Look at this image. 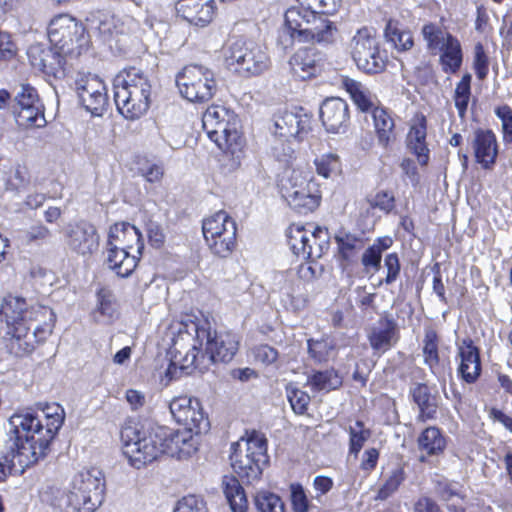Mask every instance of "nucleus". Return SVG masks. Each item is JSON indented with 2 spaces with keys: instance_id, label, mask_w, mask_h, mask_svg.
Masks as SVG:
<instances>
[{
  "instance_id": "1",
  "label": "nucleus",
  "mask_w": 512,
  "mask_h": 512,
  "mask_svg": "<svg viewBox=\"0 0 512 512\" xmlns=\"http://www.w3.org/2000/svg\"><path fill=\"white\" fill-rule=\"evenodd\" d=\"M0 318L10 335L7 343L10 353L22 357L51 334L56 316L47 306L29 304L25 298L8 295L0 304Z\"/></svg>"
},
{
  "instance_id": "2",
  "label": "nucleus",
  "mask_w": 512,
  "mask_h": 512,
  "mask_svg": "<svg viewBox=\"0 0 512 512\" xmlns=\"http://www.w3.org/2000/svg\"><path fill=\"white\" fill-rule=\"evenodd\" d=\"M43 414L45 424L32 412L16 413L9 418L7 434L14 435V457L21 467H29L46 456L64 422V409L57 403L46 404Z\"/></svg>"
},
{
  "instance_id": "3",
  "label": "nucleus",
  "mask_w": 512,
  "mask_h": 512,
  "mask_svg": "<svg viewBox=\"0 0 512 512\" xmlns=\"http://www.w3.org/2000/svg\"><path fill=\"white\" fill-rule=\"evenodd\" d=\"M195 431L173 430L165 426L141 425L125 427L121 433L123 453L136 469L151 463L161 454L171 457L189 455L193 445L192 434Z\"/></svg>"
},
{
  "instance_id": "4",
  "label": "nucleus",
  "mask_w": 512,
  "mask_h": 512,
  "mask_svg": "<svg viewBox=\"0 0 512 512\" xmlns=\"http://www.w3.org/2000/svg\"><path fill=\"white\" fill-rule=\"evenodd\" d=\"M114 102L118 112L128 120L142 117L149 109L151 84L138 68L121 71L113 81Z\"/></svg>"
},
{
  "instance_id": "5",
  "label": "nucleus",
  "mask_w": 512,
  "mask_h": 512,
  "mask_svg": "<svg viewBox=\"0 0 512 512\" xmlns=\"http://www.w3.org/2000/svg\"><path fill=\"white\" fill-rule=\"evenodd\" d=\"M285 27L293 41L330 45L336 41L338 29L328 17L314 14V10L298 4L288 8L284 15Z\"/></svg>"
},
{
  "instance_id": "6",
  "label": "nucleus",
  "mask_w": 512,
  "mask_h": 512,
  "mask_svg": "<svg viewBox=\"0 0 512 512\" xmlns=\"http://www.w3.org/2000/svg\"><path fill=\"white\" fill-rule=\"evenodd\" d=\"M231 467L244 483L259 480L263 468L268 464L267 439L261 433L253 430L231 445Z\"/></svg>"
},
{
  "instance_id": "7",
  "label": "nucleus",
  "mask_w": 512,
  "mask_h": 512,
  "mask_svg": "<svg viewBox=\"0 0 512 512\" xmlns=\"http://www.w3.org/2000/svg\"><path fill=\"white\" fill-rule=\"evenodd\" d=\"M226 67L246 78L259 76L271 66V59L265 47L242 38L229 40L222 50Z\"/></svg>"
},
{
  "instance_id": "8",
  "label": "nucleus",
  "mask_w": 512,
  "mask_h": 512,
  "mask_svg": "<svg viewBox=\"0 0 512 512\" xmlns=\"http://www.w3.org/2000/svg\"><path fill=\"white\" fill-rule=\"evenodd\" d=\"M202 126L219 149L234 154L241 147L237 115L228 108L222 105L208 107L202 116Z\"/></svg>"
},
{
  "instance_id": "9",
  "label": "nucleus",
  "mask_w": 512,
  "mask_h": 512,
  "mask_svg": "<svg viewBox=\"0 0 512 512\" xmlns=\"http://www.w3.org/2000/svg\"><path fill=\"white\" fill-rule=\"evenodd\" d=\"M188 329L195 333V341L200 346L205 343V353L199 358L205 368L210 363L231 361L238 351L239 337L233 332H212L208 322H192Z\"/></svg>"
},
{
  "instance_id": "10",
  "label": "nucleus",
  "mask_w": 512,
  "mask_h": 512,
  "mask_svg": "<svg viewBox=\"0 0 512 512\" xmlns=\"http://www.w3.org/2000/svg\"><path fill=\"white\" fill-rule=\"evenodd\" d=\"M104 475L98 468L76 474L67 496L68 505L77 512H94L103 502Z\"/></svg>"
},
{
  "instance_id": "11",
  "label": "nucleus",
  "mask_w": 512,
  "mask_h": 512,
  "mask_svg": "<svg viewBox=\"0 0 512 512\" xmlns=\"http://www.w3.org/2000/svg\"><path fill=\"white\" fill-rule=\"evenodd\" d=\"M47 35L50 45L65 56L80 55L89 43L85 27L67 14H60L50 21Z\"/></svg>"
},
{
  "instance_id": "12",
  "label": "nucleus",
  "mask_w": 512,
  "mask_h": 512,
  "mask_svg": "<svg viewBox=\"0 0 512 512\" xmlns=\"http://www.w3.org/2000/svg\"><path fill=\"white\" fill-rule=\"evenodd\" d=\"M180 95L192 103H204L217 91L215 73L202 65H187L176 75Z\"/></svg>"
},
{
  "instance_id": "13",
  "label": "nucleus",
  "mask_w": 512,
  "mask_h": 512,
  "mask_svg": "<svg viewBox=\"0 0 512 512\" xmlns=\"http://www.w3.org/2000/svg\"><path fill=\"white\" fill-rule=\"evenodd\" d=\"M279 186L282 198L299 214L313 212L320 204L321 192L318 184L301 177L295 170L290 176L283 178Z\"/></svg>"
},
{
  "instance_id": "14",
  "label": "nucleus",
  "mask_w": 512,
  "mask_h": 512,
  "mask_svg": "<svg viewBox=\"0 0 512 512\" xmlns=\"http://www.w3.org/2000/svg\"><path fill=\"white\" fill-rule=\"evenodd\" d=\"M329 239L327 228L317 226L311 230L297 226L290 228L288 244L296 256L315 261L329 250Z\"/></svg>"
},
{
  "instance_id": "15",
  "label": "nucleus",
  "mask_w": 512,
  "mask_h": 512,
  "mask_svg": "<svg viewBox=\"0 0 512 512\" xmlns=\"http://www.w3.org/2000/svg\"><path fill=\"white\" fill-rule=\"evenodd\" d=\"M16 120L25 128H43L47 124L45 107L37 90L30 84H21L14 89Z\"/></svg>"
},
{
  "instance_id": "16",
  "label": "nucleus",
  "mask_w": 512,
  "mask_h": 512,
  "mask_svg": "<svg viewBox=\"0 0 512 512\" xmlns=\"http://www.w3.org/2000/svg\"><path fill=\"white\" fill-rule=\"evenodd\" d=\"M63 239L65 247L78 256L88 257L99 248L97 229L86 220L67 224L63 229Z\"/></svg>"
},
{
  "instance_id": "17",
  "label": "nucleus",
  "mask_w": 512,
  "mask_h": 512,
  "mask_svg": "<svg viewBox=\"0 0 512 512\" xmlns=\"http://www.w3.org/2000/svg\"><path fill=\"white\" fill-rule=\"evenodd\" d=\"M169 409L175 421L187 430L195 431V434L209 430L208 417L198 399L188 396L175 397L170 402Z\"/></svg>"
},
{
  "instance_id": "18",
  "label": "nucleus",
  "mask_w": 512,
  "mask_h": 512,
  "mask_svg": "<svg viewBox=\"0 0 512 512\" xmlns=\"http://www.w3.org/2000/svg\"><path fill=\"white\" fill-rule=\"evenodd\" d=\"M310 127V117L303 108L277 111L271 120L269 131L271 136L284 137L285 139H301Z\"/></svg>"
},
{
  "instance_id": "19",
  "label": "nucleus",
  "mask_w": 512,
  "mask_h": 512,
  "mask_svg": "<svg viewBox=\"0 0 512 512\" xmlns=\"http://www.w3.org/2000/svg\"><path fill=\"white\" fill-rule=\"evenodd\" d=\"M79 102L94 116H101L108 104L107 89L96 75L88 74L76 81Z\"/></svg>"
},
{
  "instance_id": "20",
  "label": "nucleus",
  "mask_w": 512,
  "mask_h": 512,
  "mask_svg": "<svg viewBox=\"0 0 512 512\" xmlns=\"http://www.w3.org/2000/svg\"><path fill=\"white\" fill-rule=\"evenodd\" d=\"M27 56L30 64L47 76L62 78L65 76V55L56 47L43 43L29 46Z\"/></svg>"
},
{
  "instance_id": "21",
  "label": "nucleus",
  "mask_w": 512,
  "mask_h": 512,
  "mask_svg": "<svg viewBox=\"0 0 512 512\" xmlns=\"http://www.w3.org/2000/svg\"><path fill=\"white\" fill-rule=\"evenodd\" d=\"M457 357L460 360L458 376L467 384L475 383L481 375L482 366L479 348L471 338L466 337L457 344Z\"/></svg>"
},
{
  "instance_id": "22",
  "label": "nucleus",
  "mask_w": 512,
  "mask_h": 512,
  "mask_svg": "<svg viewBox=\"0 0 512 512\" xmlns=\"http://www.w3.org/2000/svg\"><path fill=\"white\" fill-rule=\"evenodd\" d=\"M320 118L327 132H345L349 121L348 104L338 97L327 98L320 106Z\"/></svg>"
},
{
  "instance_id": "23",
  "label": "nucleus",
  "mask_w": 512,
  "mask_h": 512,
  "mask_svg": "<svg viewBox=\"0 0 512 512\" xmlns=\"http://www.w3.org/2000/svg\"><path fill=\"white\" fill-rule=\"evenodd\" d=\"M107 247L134 251L141 255L144 249L142 235L137 227L128 223H115L108 233Z\"/></svg>"
},
{
  "instance_id": "24",
  "label": "nucleus",
  "mask_w": 512,
  "mask_h": 512,
  "mask_svg": "<svg viewBox=\"0 0 512 512\" xmlns=\"http://www.w3.org/2000/svg\"><path fill=\"white\" fill-rule=\"evenodd\" d=\"M426 137L427 119L423 114L416 115L412 119L406 136V146L408 151L416 156L421 166H426L430 159V150L427 146Z\"/></svg>"
},
{
  "instance_id": "25",
  "label": "nucleus",
  "mask_w": 512,
  "mask_h": 512,
  "mask_svg": "<svg viewBox=\"0 0 512 512\" xmlns=\"http://www.w3.org/2000/svg\"><path fill=\"white\" fill-rule=\"evenodd\" d=\"M176 10L191 24L206 26L213 20L216 6L214 0H178Z\"/></svg>"
},
{
  "instance_id": "26",
  "label": "nucleus",
  "mask_w": 512,
  "mask_h": 512,
  "mask_svg": "<svg viewBox=\"0 0 512 512\" xmlns=\"http://www.w3.org/2000/svg\"><path fill=\"white\" fill-rule=\"evenodd\" d=\"M397 331V323L392 317H380L368 334L371 348L378 352L388 351L396 342Z\"/></svg>"
},
{
  "instance_id": "27",
  "label": "nucleus",
  "mask_w": 512,
  "mask_h": 512,
  "mask_svg": "<svg viewBox=\"0 0 512 512\" xmlns=\"http://www.w3.org/2000/svg\"><path fill=\"white\" fill-rule=\"evenodd\" d=\"M473 148L476 161L483 169H490L498 155L495 134L491 130L478 129L475 132Z\"/></svg>"
},
{
  "instance_id": "28",
  "label": "nucleus",
  "mask_w": 512,
  "mask_h": 512,
  "mask_svg": "<svg viewBox=\"0 0 512 512\" xmlns=\"http://www.w3.org/2000/svg\"><path fill=\"white\" fill-rule=\"evenodd\" d=\"M318 62L319 59L314 48H302L290 58L289 65L296 77L305 80L317 74Z\"/></svg>"
},
{
  "instance_id": "29",
  "label": "nucleus",
  "mask_w": 512,
  "mask_h": 512,
  "mask_svg": "<svg viewBox=\"0 0 512 512\" xmlns=\"http://www.w3.org/2000/svg\"><path fill=\"white\" fill-rule=\"evenodd\" d=\"M133 251L107 247V264L118 276L129 277L135 270L139 257Z\"/></svg>"
},
{
  "instance_id": "30",
  "label": "nucleus",
  "mask_w": 512,
  "mask_h": 512,
  "mask_svg": "<svg viewBox=\"0 0 512 512\" xmlns=\"http://www.w3.org/2000/svg\"><path fill=\"white\" fill-rule=\"evenodd\" d=\"M237 234V225L235 220L225 211L220 210L211 216L205 218L202 223V232L204 239H213L221 235Z\"/></svg>"
},
{
  "instance_id": "31",
  "label": "nucleus",
  "mask_w": 512,
  "mask_h": 512,
  "mask_svg": "<svg viewBox=\"0 0 512 512\" xmlns=\"http://www.w3.org/2000/svg\"><path fill=\"white\" fill-rule=\"evenodd\" d=\"M372 117L378 144L387 148L395 138L394 119L390 113L382 107H375L372 111Z\"/></svg>"
},
{
  "instance_id": "32",
  "label": "nucleus",
  "mask_w": 512,
  "mask_h": 512,
  "mask_svg": "<svg viewBox=\"0 0 512 512\" xmlns=\"http://www.w3.org/2000/svg\"><path fill=\"white\" fill-rule=\"evenodd\" d=\"M418 449L427 456H438L446 447V438L435 426L424 429L417 439Z\"/></svg>"
},
{
  "instance_id": "33",
  "label": "nucleus",
  "mask_w": 512,
  "mask_h": 512,
  "mask_svg": "<svg viewBox=\"0 0 512 512\" xmlns=\"http://www.w3.org/2000/svg\"><path fill=\"white\" fill-rule=\"evenodd\" d=\"M413 401L419 408L418 418L421 421L434 419L437 413L436 398L431 395L426 384L418 383L411 389Z\"/></svg>"
},
{
  "instance_id": "34",
  "label": "nucleus",
  "mask_w": 512,
  "mask_h": 512,
  "mask_svg": "<svg viewBox=\"0 0 512 512\" xmlns=\"http://www.w3.org/2000/svg\"><path fill=\"white\" fill-rule=\"evenodd\" d=\"M439 63L446 74H456L463 63V50L460 41L455 37L439 51Z\"/></svg>"
},
{
  "instance_id": "35",
  "label": "nucleus",
  "mask_w": 512,
  "mask_h": 512,
  "mask_svg": "<svg viewBox=\"0 0 512 512\" xmlns=\"http://www.w3.org/2000/svg\"><path fill=\"white\" fill-rule=\"evenodd\" d=\"M222 487L232 512H246L247 498L242 485L234 476H224Z\"/></svg>"
},
{
  "instance_id": "36",
  "label": "nucleus",
  "mask_w": 512,
  "mask_h": 512,
  "mask_svg": "<svg viewBox=\"0 0 512 512\" xmlns=\"http://www.w3.org/2000/svg\"><path fill=\"white\" fill-rule=\"evenodd\" d=\"M341 84L361 111L366 112L374 106V95L364 84L349 77H343Z\"/></svg>"
},
{
  "instance_id": "37",
  "label": "nucleus",
  "mask_w": 512,
  "mask_h": 512,
  "mask_svg": "<svg viewBox=\"0 0 512 512\" xmlns=\"http://www.w3.org/2000/svg\"><path fill=\"white\" fill-rule=\"evenodd\" d=\"M421 33L426 42V48L432 55H437L442 48L455 38L454 35L435 23L425 24Z\"/></svg>"
},
{
  "instance_id": "38",
  "label": "nucleus",
  "mask_w": 512,
  "mask_h": 512,
  "mask_svg": "<svg viewBox=\"0 0 512 512\" xmlns=\"http://www.w3.org/2000/svg\"><path fill=\"white\" fill-rule=\"evenodd\" d=\"M378 47L379 43L373 29L363 27L356 32L351 40L350 48L352 58H359L360 61H362L366 53Z\"/></svg>"
},
{
  "instance_id": "39",
  "label": "nucleus",
  "mask_w": 512,
  "mask_h": 512,
  "mask_svg": "<svg viewBox=\"0 0 512 512\" xmlns=\"http://www.w3.org/2000/svg\"><path fill=\"white\" fill-rule=\"evenodd\" d=\"M307 383L314 391L329 392L340 387L342 385V379L336 370L326 369L313 372L308 376Z\"/></svg>"
},
{
  "instance_id": "40",
  "label": "nucleus",
  "mask_w": 512,
  "mask_h": 512,
  "mask_svg": "<svg viewBox=\"0 0 512 512\" xmlns=\"http://www.w3.org/2000/svg\"><path fill=\"white\" fill-rule=\"evenodd\" d=\"M384 35L387 42L398 51L409 50L414 43L411 32L403 29L397 21H388Z\"/></svg>"
},
{
  "instance_id": "41",
  "label": "nucleus",
  "mask_w": 512,
  "mask_h": 512,
  "mask_svg": "<svg viewBox=\"0 0 512 512\" xmlns=\"http://www.w3.org/2000/svg\"><path fill=\"white\" fill-rule=\"evenodd\" d=\"M293 139L271 136L270 155L284 167H289L295 159V150L292 145Z\"/></svg>"
},
{
  "instance_id": "42",
  "label": "nucleus",
  "mask_w": 512,
  "mask_h": 512,
  "mask_svg": "<svg viewBox=\"0 0 512 512\" xmlns=\"http://www.w3.org/2000/svg\"><path fill=\"white\" fill-rule=\"evenodd\" d=\"M471 81L472 75L465 73L461 80L456 84L453 94V100L458 112V116L464 119L467 113L468 105L471 98Z\"/></svg>"
},
{
  "instance_id": "43",
  "label": "nucleus",
  "mask_w": 512,
  "mask_h": 512,
  "mask_svg": "<svg viewBox=\"0 0 512 512\" xmlns=\"http://www.w3.org/2000/svg\"><path fill=\"white\" fill-rule=\"evenodd\" d=\"M184 361L186 364L180 367H178L174 362H171L168 365L163 379V381H165V385H168L171 381L179 378V376L184 372L185 369H188L189 366H193L199 370L205 368V366H202V363L200 362L199 350L196 344H194L192 349L186 354Z\"/></svg>"
},
{
  "instance_id": "44",
  "label": "nucleus",
  "mask_w": 512,
  "mask_h": 512,
  "mask_svg": "<svg viewBox=\"0 0 512 512\" xmlns=\"http://www.w3.org/2000/svg\"><path fill=\"white\" fill-rule=\"evenodd\" d=\"M423 357L424 364L429 367L432 373H435V368L439 365V351H438V335L436 331L429 329L425 332L423 339Z\"/></svg>"
},
{
  "instance_id": "45",
  "label": "nucleus",
  "mask_w": 512,
  "mask_h": 512,
  "mask_svg": "<svg viewBox=\"0 0 512 512\" xmlns=\"http://www.w3.org/2000/svg\"><path fill=\"white\" fill-rule=\"evenodd\" d=\"M349 433V455L354 458L358 457L365 442L369 439L371 432L365 428L362 421L357 420L353 425L348 427Z\"/></svg>"
},
{
  "instance_id": "46",
  "label": "nucleus",
  "mask_w": 512,
  "mask_h": 512,
  "mask_svg": "<svg viewBox=\"0 0 512 512\" xmlns=\"http://www.w3.org/2000/svg\"><path fill=\"white\" fill-rule=\"evenodd\" d=\"M236 236L237 234H230V231H228L227 235L224 234L221 237L205 239V241L213 255L227 258L232 254L236 246Z\"/></svg>"
},
{
  "instance_id": "47",
  "label": "nucleus",
  "mask_w": 512,
  "mask_h": 512,
  "mask_svg": "<svg viewBox=\"0 0 512 512\" xmlns=\"http://www.w3.org/2000/svg\"><path fill=\"white\" fill-rule=\"evenodd\" d=\"M357 68L367 74H377L384 71L386 60L380 54L379 47L366 53V56L360 61L359 58H353Z\"/></svg>"
},
{
  "instance_id": "48",
  "label": "nucleus",
  "mask_w": 512,
  "mask_h": 512,
  "mask_svg": "<svg viewBox=\"0 0 512 512\" xmlns=\"http://www.w3.org/2000/svg\"><path fill=\"white\" fill-rule=\"evenodd\" d=\"M98 304L94 312L97 321H111L116 315V306L109 291L101 289L97 293Z\"/></svg>"
},
{
  "instance_id": "49",
  "label": "nucleus",
  "mask_w": 512,
  "mask_h": 512,
  "mask_svg": "<svg viewBox=\"0 0 512 512\" xmlns=\"http://www.w3.org/2000/svg\"><path fill=\"white\" fill-rule=\"evenodd\" d=\"M405 478L406 475L403 468L397 467L393 469L385 479L383 485L379 488L375 499L384 501L391 497L394 493L397 492Z\"/></svg>"
},
{
  "instance_id": "50",
  "label": "nucleus",
  "mask_w": 512,
  "mask_h": 512,
  "mask_svg": "<svg viewBox=\"0 0 512 512\" xmlns=\"http://www.w3.org/2000/svg\"><path fill=\"white\" fill-rule=\"evenodd\" d=\"M335 240L338 244L339 253L342 259L347 262L351 261L357 252L363 248V241L349 233L337 235Z\"/></svg>"
},
{
  "instance_id": "51",
  "label": "nucleus",
  "mask_w": 512,
  "mask_h": 512,
  "mask_svg": "<svg viewBox=\"0 0 512 512\" xmlns=\"http://www.w3.org/2000/svg\"><path fill=\"white\" fill-rule=\"evenodd\" d=\"M314 164L317 174L324 178H329L341 171L340 158L334 153L323 154L315 158Z\"/></svg>"
},
{
  "instance_id": "52",
  "label": "nucleus",
  "mask_w": 512,
  "mask_h": 512,
  "mask_svg": "<svg viewBox=\"0 0 512 512\" xmlns=\"http://www.w3.org/2000/svg\"><path fill=\"white\" fill-rule=\"evenodd\" d=\"M255 505L259 512H285L282 499L269 491L258 492L255 496Z\"/></svg>"
},
{
  "instance_id": "53",
  "label": "nucleus",
  "mask_w": 512,
  "mask_h": 512,
  "mask_svg": "<svg viewBox=\"0 0 512 512\" xmlns=\"http://www.w3.org/2000/svg\"><path fill=\"white\" fill-rule=\"evenodd\" d=\"M286 395L296 414L303 415L307 412L311 400L307 392L290 383L286 386Z\"/></svg>"
},
{
  "instance_id": "54",
  "label": "nucleus",
  "mask_w": 512,
  "mask_h": 512,
  "mask_svg": "<svg viewBox=\"0 0 512 512\" xmlns=\"http://www.w3.org/2000/svg\"><path fill=\"white\" fill-rule=\"evenodd\" d=\"M307 346L310 357L318 363L327 362L334 350V344L327 338L309 339Z\"/></svg>"
},
{
  "instance_id": "55",
  "label": "nucleus",
  "mask_w": 512,
  "mask_h": 512,
  "mask_svg": "<svg viewBox=\"0 0 512 512\" xmlns=\"http://www.w3.org/2000/svg\"><path fill=\"white\" fill-rule=\"evenodd\" d=\"M435 493L443 501H450L454 497L463 499L462 486L458 482L440 479L435 484Z\"/></svg>"
},
{
  "instance_id": "56",
  "label": "nucleus",
  "mask_w": 512,
  "mask_h": 512,
  "mask_svg": "<svg viewBox=\"0 0 512 512\" xmlns=\"http://www.w3.org/2000/svg\"><path fill=\"white\" fill-rule=\"evenodd\" d=\"M29 184V175L25 167L17 166L10 171L6 180V189L12 192L20 193L24 191Z\"/></svg>"
},
{
  "instance_id": "57",
  "label": "nucleus",
  "mask_w": 512,
  "mask_h": 512,
  "mask_svg": "<svg viewBox=\"0 0 512 512\" xmlns=\"http://www.w3.org/2000/svg\"><path fill=\"white\" fill-rule=\"evenodd\" d=\"M473 69L479 80H484L489 72V58L481 42H477L474 46Z\"/></svg>"
},
{
  "instance_id": "58",
  "label": "nucleus",
  "mask_w": 512,
  "mask_h": 512,
  "mask_svg": "<svg viewBox=\"0 0 512 512\" xmlns=\"http://www.w3.org/2000/svg\"><path fill=\"white\" fill-rule=\"evenodd\" d=\"M369 206L373 209H379L385 214H389L395 208V197L392 192L381 190L374 196L367 198Z\"/></svg>"
},
{
  "instance_id": "59",
  "label": "nucleus",
  "mask_w": 512,
  "mask_h": 512,
  "mask_svg": "<svg viewBox=\"0 0 512 512\" xmlns=\"http://www.w3.org/2000/svg\"><path fill=\"white\" fill-rule=\"evenodd\" d=\"M173 512H208V509L203 498L188 495L177 502Z\"/></svg>"
},
{
  "instance_id": "60",
  "label": "nucleus",
  "mask_w": 512,
  "mask_h": 512,
  "mask_svg": "<svg viewBox=\"0 0 512 512\" xmlns=\"http://www.w3.org/2000/svg\"><path fill=\"white\" fill-rule=\"evenodd\" d=\"M291 504L293 512H308L310 503L301 484H291Z\"/></svg>"
},
{
  "instance_id": "61",
  "label": "nucleus",
  "mask_w": 512,
  "mask_h": 512,
  "mask_svg": "<svg viewBox=\"0 0 512 512\" xmlns=\"http://www.w3.org/2000/svg\"><path fill=\"white\" fill-rule=\"evenodd\" d=\"M495 114L502 122L503 141L512 143V109L508 105L498 106Z\"/></svg>"
},
{
  "instance_id": "62",
  "label": "nucleus",
  "mask_w": 512,
  "mask_h": 512,
  "mask_svg": "<svg viewBox=\"0 0 512 512\" xmlns=\"http://www.w3.org/2000/svg\"><path fill=\"white\" fill-rule=\"evenodd\" d=\"M382 255L376 246H369L363 253L361 262L367 271L377 272L381 267Z\"/></svg>"
},
{
  "instance_id": "63",
  "label": "nucleus",
  "mask_w": 512,
  "mask_h": 512,
  "mask_svg": "<svg viewBox=\"0 0 512 512\" xmlns=\"http://www.w3.org/2000/svg\"><path fill=\"white\" fill-rule=\"evenodd\" d=\"M384 266L387 269V275L384 279V283L387 285L395 282L400 274V261L396 253H390L386 255L384 259Z\"/></svg>"
},
{
  "instance_id": "64",
  "label": "nucleus",
  "mask_w": 512,
  "mask_h": 512,
  "mask_svg": "<svg viewBox=\"0 0 512 512\" xmlns=\"http://www.w3.org/2000/svg\"><path fill=\"white\" fill-rule=\"evenodd\" d=\"M254 356L257 361L269 365L277 360L278 351L267 344L260 345L254 349Z\"/></svg>"
}]
</instances>
